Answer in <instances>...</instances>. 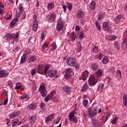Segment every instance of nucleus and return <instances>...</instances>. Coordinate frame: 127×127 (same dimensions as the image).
Wrapping results in <instances>:
<instances>
[{
  "mask_svg": "<svg viewBox=\"0 0 127 127\" xmlns=\"http://www.w3.org/2000/svg\"><path fill=\"white\" fill-rule=\"evenodd\" d=\"M68 119L70 122L75 123V124H77L78 123V119H77V117L75 116V112L73 111L71 112L69 114Z\"/></svg>",
  "mask_w": 127,
  "mask_h": 127,
  "instance_id": "f257e3e1",
  "label": "nucleus"
},
{
  "mask_svg": "<svg viewBox=\"0 0 127 127\" xmlns=\"http://www.w3.org/2000/svg\"><path fill=\"white\" fill-rule=\"evenodd\" d=\"M97 113H98V109H97V108H94L93 111H92L91 109H88V111L87 112V116L89 117V118L92 119V118H93V117H95V116L97 115Z\"/></svg>",
  "mask_w": 127,
  "mask_h": 127,
  "instance_id": "f03ea898",
  "label": "nucleus"
},
{
  "mask_svg": "<svg viewBox=\"0 0 127 127\" xmlns=\"http://www.w3.org/2000/svg\"><path fill=\"white\" fill-rule=\"evenodd\" d=\"M33 20V31H37V28H38V21H37V16H36V15H34Z\"/></svg>",
  "mask_w": 127,
  "mask_h": 127,
  "instance_id": "7ed1b4c3",
  "label": "nucleus"
},
{
  "mask_svg": "<svg viewBox=\"0 0 127 127\" xmlns=\"http://www.w3.org/2000/svg\"><path fill=\"white\" fill-rule=\"evenodd\" d=\"M92 124L93 127H103V123H102V120H99V122L96 119L92 120Z\"/></svg>",
  "mask_w": 127,
  "mask_h": 127,
  "instance_id": "20e7f679",
  "label": "nucleus"
},
{
  "mask_svg": "<svg viewBox=\"0 0 127 127\" xmlns=\"http://www.w3.org/2000/svg\"><path fill=\"white\" fill-rule=\"evenodd\" d=\"M39 91L42 97H46V95H47V91L45 89V86L44 85H41L40 86Z\"/></svg>",
  "mask_w": 127,
  "mask_h": 127,
  "instance_id": "39448f33",
  "label": "nucleus"
},
{
  "mask_svg": "<svg viewBox=\"0 0 127 127\" xmlns=\"http://www.w3.org/2000/svg\"><path fill=\"white\" fill-rule=\"evenodd\" d=\"M66 63L69 66H75L76 65V60L72 58H68L66 60Z\"/></svg>",
  "mask_w": 127,
  "mask_h": 127,
  "instance_id": "423d86ee",
  "label": "nucleus"
},
{
  "mask_svg": "<svg viewBox=\"0 0 127 127\" xmlns=\"http://www.w3.org/2000/svg\"><path fill=\"white\" fill-rule=\"evenodd\" d=\"M72 68L69 67L67 68L65 71V73L64 74V77L66 80H69L71 77V73L72 72Z\"/></svg>",
  "mask_w": 127,
  "mask_h": 127,
  "instance_id": "0eeeda50",
  "label": "nucleus"
},
{
  "mask_svg": "<svg viewBox=\"0 0 127 127\" xmlns=\"http://www.w3.org/2000/svg\"><path fill=\"white\" fill-rule=\"evenodd\" d=\"M63 27H64V23L61 20H59L57 25V30L60 31Z\"/></svg>",
  "mask_w": 127,
  "mask_h": 127,
  "instance_id": "6e6552de",
  "label": "nucleus"
},
{
  "mask_svg": "<svg viewBox=\"0 0 127 127\" xmlns=\"http://www.w3.org/2000/svg\"><path fill=\"white\" fill-rule=\"evenodd\" d=\"M63 90L66 94H70L72 92V87L68 85H64L63 87Z\"/></svg>",
  "mask_w": 127,
  "mask_h": 127,
  "instance_id": "1a4fd4ad",
  "label": "nucleus"
},
{
  "mask_svg": "<svg viewBox=\"0 0 127 127\" xmlns=\"http://www.w3.org/2000/svg\"><path fill=\"white\" fill-rule=\"evenodd\" d=\"M57 74V71H55L54 70H51L48 71V73L46 74V76H48L51 78H53V77H55L56 74Z\"/></svg>",
  "mask_w": 127,
  "mask_h": 127,
  "instance_id": "9d476101",
  "label": "nucleus"
},
{
  "mask_svg": "<svg viewBox=\"0 0 127 127\" xmlns=\"http://www.w3.org/2000/svg\"><path fill=\"white\" fill-rule=\"evenodd\" d=\"M88 75H89V72L87 70H85L82 73V75L79 78V80H83L85 81V80L88 77Z\"/></svg>",
  "mask_w": 127,
  "mask_h": 127,
  "instance_id": "9b49d317",
  "label": "nucleus"
},
{
  "mask_svg": "<svg viewBox=\"0 0 127 127\" xmlns=\"http://www.w3.org/2000/svg\"><path fill=\"white\" fill-rule=\"evenodd\" d=\"M43 67H44V65L42 64H39L37 66V70L39 74H42V75H44V73L43 72Z\"/></svg>",
  "mask_w": 127,
  "mask_h": 127,
  "instance_id": "f8f14e48",
  "label": "nucleus"
},
{
  "mask_svg": "<svg viewBox=\"0 0 127 127\" xmlns=\"http://www.w3.org/2000/svg\"><path fill=\"white\" fill-rule=\"evenodd\" d=\"M124 19V17L122 14H119L117 15L114 19V21L116 22V23H119V22L121 21H123Z\"/></svg>",
  "mask_w": 127,
  "mask_h": 127,
  "instance_id": "ddd939ff",
  "label": "nucleus"
},
{
  "mask_svg": "<svg viewBox=\"0 0 127 127\" xmlns=\"http://www.w3.org/2000/svg\"><path fill=\"white\" fill-rule=\"evenodd\" d=\"M88 84L89 86H94L96 85V82L95 81V77L93 75H91L88 80Z\"/></svg>",
  "mask_w": 127,
  "mask_h": 127,
  "instance_id": "4468645a",
  "label": "nucleus"
},
{
  "mask_svg": "<svg viewBox=\"0 0 127 127\" xmlns=\"http://www.w3.org/2000/svg\"><path fill=\"white\" fill-rule=\"evenodd\" d=\"M16 18H14L12 21L10 22V26L11 27H12V26H13V25H14V24H16V22H17L18 21V19L19 18V16H20V15H19L18 14H16Z\"/></svg>",
  "mask_w": 127,
  "mask_h": 127,
  "instance_id": "2eb2a0df",
  "label": "nucleus"
},
{
  "mask_svg": "<svg viewBox=\"0 0 127 127\" xmlns=\"http://www.w3.org/2000/svg\"><path fill=\"white\" fill-rule=\"evenodd\" d=\"M85 15V12L82 11V10H79L76 13V17L78 18V19H81V18H83Z\"/></svg>",
  "mask_w": 127,
  "mask_h": 127,
  "instance_id": "dca6fc26",
  "label": "nucleus"
},
{
  "mask_svg": "<svg viewBox=\"0 0 127 127\" xmlns=\"http://www.w3.org/2000/svg\"><path fill=\"white\" fill-rule=\"evenodd\" d=\"M8 75V73L6 70H0V79L1 78H5Z\"/></svg>",
  "mask_w": 127,
  "mask_h": 127,
  "instance_id": "f3484780",
  "label": "nucleus"
},
{
  "mask_svg": "<svg viewBox=\"0 0 127 127\" xmlns=\"http://www.w3.org/2000/svg\"><path fill=\"white\" fill-rule=\"evenodd\" d=\"M20 112L19 111H16L12 113L9 115L10 119H13V118H15V117H17V116H19Z\"/></svg>",
  "mask_w": 127,
  "mask_h": 127,
  "instance_id": "a211bd4d",
  "label": "nucleus"
},
{
  "mask_svg": "<svg viewBox=\"0 0 127 127\" xmlns=\"http://www.w3.org/2000/svg\"><path fill=\"white\" fill-rule=\"evenodd\" d=\"M54 118V114H51V115H49L45 119L46 124H48V123H49V122H50L52 120H53Z\"/></svg>",
  "mask_w": 127,
  "mask_h": 127,
  "instance_id": "6ab92c4d",
  "label": "nucleus"
},
{
  "mask_svg": "<svg viewBox=\"0 0 127 127\" xmlns=\"http://www.w3.org/2000/svg\"><path fill=\"white\" fill-rule=\"evenodd\" d=\"M55 18H56V15L55 13H53L48 18V20L49 22H52V21H54L55 20Z\"/></svg>",
  "mask_w": 127,
  "mask_h": 127,
  "instance_id": "aec40b11",
  "label": "nucleus"
},
{
  "mask_svg": "<svg viewBox=\"0 0 127 127\" xmlns=\"http://www.w3.org/2000/svg\"><path fill=\"white\" fill-rule=\"evenodd\" d=\"M12 37H13L12 34L9 33L6 34L4 36V38L6 39V40H7L8 41H9V40H11Z\"/></svg>",
  "mask_w": 127,
  "mask_h": 127,
  "instance_id": "412c9836",
  "label": "nucleus"
},
{
  "mask_svg": "<svg viewBox=\"0 0 127 127\" xmlns=\"http://www.w3.org/2000/svg\"><path fill=\"white\" fill-rule=\"evenodd\" d=\"M91 69L93 71H96V70H98V69H99V64H98L97 63L92 64H91Z\"/></svg>",
  "mask_w": 127,
  "mask_h": 127,
  "instance_id": "4be33fe9",
  "label": "nucleus"
},
{
  "mask_svg": "<svg viewBox=\"0 0 127 127\" xmlns=\"http://www.w3.org/2000/svg\"><path fill=\"white\" fill-rule=\"evenodd\" d=\"M109 116H110V113L108 112L104 114V115L102 118L103 123H104V122H106V121L108 120V119H109Z\"/></svg>",
  "mask_w": 127,
  "mask_h": 127,
  "instance_id": "5701e85b",
  "label": "nucleus"
},
{
  "mask_svg": "<svg viewBox=\"0 0 127 127\" xmlns=\"http://www.w3.org/2000/svg\"><path fill=\"white\" fill-rule=\"evenodd\" d=\"M29 121L30 124H34V122H35L36 121V116H31L29 119Z\"/></svg>",
  "mask_w": 127,
  "mask_h": 127,
  "instance_id": "b1692460",
  "label": "nucleus"
},
{
  "mask_svg": "<svg viewBox=\"0 0 127 127\" xmlns=\"http://www.w3.org/2000/svg\"><path fill=\"white\" fill-rule=\"evenodd\" d=\"M89 7L90 8V10H94V9H95V7H96V3L95 1H93L90 3Z\"/></svg>",
  "mask_w": 127,
  "mask_h": 127,
  "instance_id": "393cba45",
  "label": "nucleus"
},
{
  "mask_svg": "<svg viewBox=\"0 0 127 127\" xmlns=\"http://www.w3.org/2000/svg\"><path fill=\"white\" fill-rule=\"evenodd\" d=\"M28 110H34L36 108V104L32 103L28 105L27 107Z\"/></svg>",
  "mask_w": 127,
  "mask_h": 127,
  "instance_id": "a878e982",
  "label": "nucleus"
},
{
  "mask_svg": "<svg viewBox=\"0 0 127 127\" xmlns=\"http://www.w3.org/2000/svg\"><path fill=\"white\" fill-rule=\"evenodd\" d=\"M28 61L29 63H31V62H34V61H36V56H32L28 60Z\"/></svg>",
  "mask_w": 127,
  "mask_h": 127,
  "instance_id": "bb28decb",
  "label": "nucleus"
},
{
  "mask_svg": "<svg viewBox=\"0 0 127 127\" xmlns=\"http://www.w3.org/2000/svg\"><path fill=\"white\" fill-rule=\"evenodd\" d=\"M123 104L125 107H127V95L126 94H124L123 96Z\"/></svg>",
  "mask_w": 127,
  "mask_h": 127,
  "instance_id": "cd10ccee",
  "label": "nucleus"
},
{
  "mask_svg": "<svg viewBox=\"0 0 127 127\" xmlns=\"http://www.w3.org/2000/svg\"><path fill=\"white\" fill-rule=\"evenodd\" d=\"M114 48L115 49H116V51L118 52V51L120 50V46L119 45V43L118 42H115L114 43Z\"/></svg>",
  "mask_w": 127,
  "mask_h": 127,
  "instance_id": "c85d7f7f",
  "label": "nucleus"
},
{
  "mask_svg": "<svg viewBox=\"0 0 127 127\" xmlns=\"http://www.w3.org/2000/svg\"><path fill=\"white\" fill-rule=\"evenodd\" d=\"M50 67V65L49 64H47L44 66V74H47V71H48V69Z\"/></svg>",
  "mask_w": 127,
  "mask_h": 127,
  "instance_id": "c756f323",
  "label": "nucleus"
},
{
  "mask_svg": "<svg viewBox=\"0 0 127 127\" xmlns=\"http://www.w3.org/2000/svg\"><path fill=\"white\" fill-rule=\"evenodd\" d=\"M88 88H89V86L88 85V84L87 83L84 84V85L82 86V87L81 88V92H84V91L87 90V89H88Z\"/></svg>",
  "mask_w": 127,
  "mask_h": 127,
  "instance_id": "7c9ffc66",
  "label": "nucleus"
},
{
  "mask_svg": "<svg viewBox=\"0 0 127 127\" xmlns=\"http://www.w3.org/2000/svg\"><path fill=\"white\" fill-rule=\"evenodd\" d=\"M103 75V70L101 69H98L97 71V76L98 78H100Z\"/></svg>",
  "mask_w": 127,
  "mask_h": 127,
  "instance_id": "2f4dec72",
  "label": "nucleus"
},
{
  "mask_svg": "<svg viewBox=\"0 0 127 127\" xmlns=\"http://www.w3.org/2000/svg\"><path fill=\"white\" fill-rule=\"evenodd\" d=\"M108 60L109 58H108V57L105 56L102 60V62L103 63V64H107V63H108Z\"/></svg>",
  "mask_w": 127,
  "mask_h": 127,
  "instance_id": "473e14b6",
  "label": "nucleus"
},
{
  "mask_svg": "<svg viewBox=\"0 0 127 127\" xmlns=\"http://www.w3.org/2000/svg\"><path fill=\"white\" fill-rule=\"evenodd\" d=\"M60 121H61V118L59 117L55 120L53 123L55 125H58L60 123Z\"/></svg>",
  "mask_w": 127,
  "mask_h": 127,
  "instance_id": "72a5a7b5",
  "label": "nucleus"
},
{
  "mask_svg": "<svg viewBox=\"0 0 127 127\" xmlns=\"http://www.w3.org/2000/svg\"><path fill=\"white\" fill-rule=\"evenodd\" d=\"M70 37H71L72 40H75L76 39V34L74 32H72L70 34Z\"/></svg>",
  "mask_w": 127,
  "mask_h": 127,
  "instance_id": "f704fd0d",
  "label": "nucleus"
},
{
  "mask_svg": "<svg viewBox=\"0 0 127 127\" xmlns=\"http://www.w3.org/2000/svg\"><path fill=\"white\" fill-rule=\"evenodd\" d=\"M25 58H26V56L25 54H23L21 57L20 64H23V63L25 61Z\"/></svg>",
  "mask_w": 127,
  "mask_h": 127,
  "instance_id": "c9c22d12",
  "label": "nucleus"
},
{
  "mask_svg": "<svg viewBox=\"0 0 127 127\" xmlns=\"http://www.w3.org/2000/svg\"><path fill=\"white\" fill-rule=\"evenodd\" d=\"M52 48H51V51H54L55 49L57 48V46H56V44L55 43H53L51 45Z\"/></svg>",
  "mask_w": 127,
  "mask_h": 127,
  "instance_id": "e433bc0d",
  "label": "nucleus"
},
{
  "mask_svg": "<svg viewBox=\"0 0 127 127\" xmlns=\"http://www.w3.org/2000/svg\"><path fill=\"white\" fill-rule=\"evenodd\" d=\"M13 123H12V127H15V126H16V125H17L18 123V119H14V120L13 121Z\"/></svg>",
  "mask_w": 127,
  "mask_h": 127,
  "instance_id": "4c0bfd02",
  "label": "nucleus"
},
{
  "mask_svg": "<svg viewBox=\"0 0 127 127\" xmlns=\"http://www.w3.org/2000/svg\"><path fill=\"white\" fill-rule=\"evenodd\" d=\"M108 27H109V23L107 21L104 22L103 25V29H107Z\"/></svg>",
  "mask_w": 127,
  "mask_h": 127,
  "instance_id": "58836bf2",
  "label": "nucleus"
},
{
  "mask_svg": "<svg viewBox=\"0 0 127 127\" xmlns=\"http://www.w3.org/2000/svg\"><path fill=\"white\" fill-rule=\"evenodd\" d=\"M54 7V3H51L48 6V9H49V10H51V9H52V8H53Z\"/></svg>",
  "mask_w": 127,
  "mask_h": 127,
  "instance_id": "ea45409f",
  "label": "nucleus"
},
{
  "mask_svg": "<svg viewBox=\"0 0 127 127\" xmlns=\"http://www.w3.org/2000/svg\"><path fill=\"white\" fill-rule=\"evenodd\" d=\"M18 9L20 10V11L18 12V14L20 15V14H21L23 11V7L22 6H20L19 7Z\"/></svg>",
  "mask_w": 127,
  "mask_h": 127,
  "instance_id": "a19ab883",
  "label": "nucleus"
},
{
  "mask_svg": "<svg viewBox=\"0 0 127 127\" xmlns=\"http://www.w3.org/2000/svg\"><path fill=\"white\" fill-rule=\"evenodd\" d=\"M46 34V31H44L41 33V41H43V39H44V37H45V35Z\"/></svg>",
  "mask_w": 127,
  "mask_h": 127,
  "instance_id": "79ce46f5",
  "label": "nucleus"
},
{
  "mask_svg": "<svg viewBox=\"0 0 127 127\" xmlns=\"http://www.w3.org/2000/svg\"><path fill=\"white\" fill-rule=\"evenodd\" d=\"M109 39L111 41H115V40H116V39H117V37H116V36H111L110 37H109Z\"/></svg>",
  "mask_w": 127,
  "mask_h": 127,
  "instance_id": "37998d69",
  "label": "nucleus"
},
{
  "mask_svg": "<svg viewBox=\"0 0 127 127\" xmlns=\"http://www.w3.org/2000/svg\"><path fill=\"white\" fill-rule=\"evenodd\" d=\"M51 99V97H50V95L48 94L44 99V101L47 103L49 100Z\"/></svg>",
  "mask_w": 127,
  "mask_h": 127,
  "instance_id": "c03bdc74",
  "label": "nucleus"
},
{
  "mask_svg": "<svg viewBox=\"0 0 127 127\" xmlns=\"http://www.w3.org/2000/svg\"><path fill=\"white\" fill-rule=\"evenodd\" d=\"M95 24L97 28L98 29V30H101V26H100V24L98 23L97 21H95Z\"/></svg>",
  "mask_w": 127,
  "mask_h": 127,
  "instance_id": "a18cd8bd",
  "label": "nucleus"
},
{
  "mask_svg": "<svg viewBox=\"0 0 127 127\" xmlns=\"http://www.w3.org/2000/svg\"><path fill=\"white\" fill-rule=\"evenodd\" d=\"M92 51L95 53H97V52L99 51V48L97 46H95L94 48H93Z\"/></svg>",
  "mask_w": 127,
  "mask_h": 127,
  "instance_id": "49530a36",
  "label": "nucleus"
},
{
  "mask_svg": "<svg viewBox=\"0 0 127 127\" xmlns=\"http://www.w3.org/2000/svg\"><path fill=\"white\" fill-rule=\"evenodd\" d=\"M67 7L69 10L72 9V5L69 2H67Z\"/></svg>",
  "mask_w": 127,
  "mask_h": 127,
  "instance_id": "de8ad7c7",
  "label": "nucleus"
},
{
  "mask_svg": "<svg viewBox=\"0 0 127 127\" xmlns=\"http://www.w3.org/2000/svg\"><path fill=\"white\" fill-rule=\"evenodd\" d=\"M56 94V92L54 90H53L51 91L50 94H49L50 96L51 99H52V97H53L54 95H55Z\"/></svg>",
  "mask_w": 127,
  "mask_h": 127,
  "instance_id": "09e8293b",
  "label": "nucleus"
},
{
  "mask_svg": "<svg viewBox=\"0 0 127 127\" xmlns=\"http://www.w3.org/2000/svg\"><path fill=\"white\" fill-rule=\"evenodd\" d=\"M31 74L32 76H34V75H35V74H36V70L35 68H33L31 70Z\"/></svg>",
  "mask_w": 127,
  "mask_h": 127,
  "instance_id": "8fccbe9b",
  "label": "nucleus"
},
{
  "mask_svg": "<svg viewBox=\"0 0 127 127\" xmlns=\"http://www.w3.org/2000/svg\"><path fill=\"white\" fill-rule=\"evenodd\" d=\"M117 75L119 76L120 79H122V72H121V70H117Z\"/></svg>",
  "mask_w": 127,
  "mask_h": 127,
  "instance_id": "3c124183",
  "label": "nucleus"
},
{
  "mask_svg": "<svg viewBox=\"0 0 127 127\" xmlns=\"http://www.w3.org/2000/svg\"><path fill=\"white\" fill-rule=\"evenodd\" d=\"M127 44H126L125 43H122V48L123 50L127 49Z\"/></svg>",
  "mask_w": 127,
  "mask_h": 127,
  "instance_id": "603ef678",
  "label": "nucleus"
},
{
  "mask_svg": "<svg viewBox=\"0 0 127 127\" xmlns=\"http://www.w3.org/2000/svg\"><path fill=\"white\" fill-rule=\"evenodd\" d=\"M19 34L18 33V32L16 33V34L13 36V37H12L13 40L14 41L16 40V38H17V37H18Z\"/></svg>",
  "mask_w": 127,
  "mask_h": 127,
  "instance_id": "864d4df0",
  "label": "nucleus"
},
{
  "mask_svg": "<svg viewBox=\"0 0 127 127\" xmlns=\"http://www.w3.org/2000/svg\"><path fill=\"white\" fill-rule=\"evenodd\" d=\"M83 36H84V33L83 32H81L80 33L79 35V39H83Z\"/></svg>",
  "mask_w": 127,
  "mask_h": 127,
  "instance_id": "5fc2aeb1",
  "label": "nucleus"
},
{
  "mask_svg": "<svg viewBox=\"0 0 127 127\" xmlns=\"http://www.w3.org/2000/svg\"><path fill=\"white\" fill-rule=\"evenodd\" d=\"M105 31H107L108 32L111 33L112 32V29L111 27H107L106 29H104Z\"/></svg>",
  "mask_w": 127,
  "mask_h": 127,
  "instance_id": "6e6d98bb",
  "label": "nucleus"
},
{
  "mask_svg": "<svg viewBox=\"0 0 127 127\" xmlns=\"http://www.w3.org/2000/svg\"><path fill=\"white\" fill-rule=\"evenodd\" d=\"M104 88V85L103 84H100L98 86L97 91H101L103 88Z\"/></svg>",
  "mask_w": 127,
  "mask_h": 127,
  "instance_id": "4d7b16f0",
  "label": "nucleus"
},
{
  "mask_svg": "<svg viewBox=\"0 0 127 127\" xmlns=\"http://www.w3.org/2000/svg\"><path fill=\"white\" fill-rule=\"evenodd\" d=\"M8 86L9 87V88H12V82L11 80L8 81Z\"/></svg>",
  "mask_w": 127,
  "mask_h": 127,
  "instance_id": "13d9d810",
  "label": "nucleus"
},
{
  "mask_svg": "<svg viewBox=\"0 0 127 127\" xmlns=\"http://www.w3.org/2000/svg\"><path fill=\"white\" fill-rule=\"evenodd\" d=\"M83 105L84 107H86L88 105V100H84V101L83 102Z\"/></svg>",
  "mask_w": 127,
  "mask_h": 127,
  "instance_id": "bf43d9fd",
  "label": "nucleus"
},
{
  "mask_svg": "<svg viewBox=\"0 0 127 127\" xmlns=\"http://www.w3.org/2000/svg\"><path fill=\"white\" fill-rule=\"evenodd\" d=\"M110 72H112V73H115V67L114 66H111V67L110 68Z\"/></svg>",
  "mask_w": 127,
  "mask_h": 127,
  "instance_id": "052dcab7",
  "label": "nucleus"
},
{
  "mask_svg": "<svg viewBox=\"0 0 127 127\" xmlns=\"http://www.w3.org/2000/svg\"><path fill=\"white\" fill-rule=\"evenodd\" d=\"M81 50H82V46L81 45V44H79L77 48V51L78 52H80Z\"/></svg>",
  "mask_w": 127,
  "mask_h": 127,
  "instance_id": "680f3d73",
  "label": "nucleus"
},
{
  "mask_svg": "<svg viewBox=\"0 0 127 127\" xmlns=\"http://www.w3.org/2000/svg\"><path fill=\"white\" fill-rule=\"evenodd\" d=\"M103 18H104V15H99L98 17V20H102V19H103Z\"/></svg>",
  "mask_w": 127,
  "mask_h": 127,
  "instance_id": "e2e57ef3",
  "label": "nucleus"
},
{
  "mask_svg": "<svg viewBox=\"0 0 127 127\" xmlns=\"http://www.w3.org/2000/svg\"><path fill=\"white\" fill-rule=\"evenodd\" d=\"M117 121H118V119L117 118L113 119V120L112 121V125H116Z\"/></svg>",
  "mask_w": 127,
  "mask_h": 127,
  "instance_id": "0e129e2a",
  "label": "nucleus"
},
{
  "mask_svg": "<svg viewBox=\"0 0 127 127\" xmlns=\"http://www.w3.org/2000/svg\"><path fill=\"white\" fill-rule=\"evenodd\" d=\"M44 107H45V103L42 102L40 104V107L42 109V108H44Z\"/></svg>",
  "mask_w": 127,
  "mask_h": 127,
  "instance_id": "69168bd1",
  "label": "nucleus"
},
{
  "mask_svg": "<svg viewBox=\"0 0 127 127\" xmlns=\"http://www.w3.org/2000/svg\"><path fill=\"white\" fill-rule=\"evenodd\" d=\"M46 46H47V43H45L42 46L43 50H45V48H46Z\"/></svg>",
  "mask_w": 127,
  "mask_h": 127,
  "instance_id": "338daca9",
  "label": "nucleus"
},
{
  "mask_svg": "<svg viewBox=\"0 0 127 127\" xmlns=\"http://www.w3.org/2000/svg\"><path fill=\"white\" fill-rule=\"evenodd\" d=\"M123 43H125V44H127V37H126L124 42H123Z\"/></svg>",
  "mask_w": 127,
  "mask_h": 127,
  "instance_id": "774afa93",
  "label": "nucleus"
}]
</instances>
